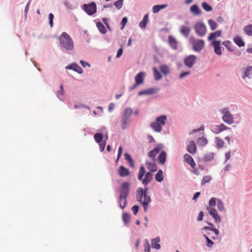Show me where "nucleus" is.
Listing matches in <instances>:
<instances>
[{
  "label": "nucleus",
  "mask_w": 252,
  "mask_h": 252,
  "mask_svg": "<svg viewBox=\"0 0 252 252\" xmlns=\"http://www.w3.org/2000/svg\"><path fill=\"white\" fill-rule=\"evenodd\" d=\"M130 184L125 182L121 184L120 189V194L119 197V203L120 207L124 209L127 204V198L129 193Z\"/></svg>",
  "instance_id": "nucleus-1"
},
{
  "label": "nucleus",
  "mask_w": 252,
  "mask_h": 252,
  "mask_svg": "<svg viewBox=\"0 0 252 252\" xmlns=\"http://www.w3.org/2000/svg\"><path fill=\"white\" fill-rule=\"evenodd\" d=\"M148 188H145L143 189L141 188L137 189L136 191V197L138 201L141 203L143 206L145 212H146L148 208V205L151 201V198L147 195Z\"/></svg>",
  "instance_id": "nucleus-2"
},
{
  "label": "nucleus",
  "mask_w": 252,
  "mask_h": 252,
  "mask_svg": "<svg viewBox=\"0 0 252 252\" xmlns=\"http://www.w3.org/2000/svg\"><path fill=\"white\" fill-rule=\"evenodd\" d=\"M61 46L66 51H71L74 48V43L70 36L63 32L59 37Z\"/></svg>",
  "instance_id": "nucleus-3"
},
{
  "label": "nucleus",
  "mask_w": 252,
  "mask_h": 252,
  "mask_svg": "<svg viewBox=\"0 0 252 252\" xmlns=\"http://www.w3.org/2000/svg\"><path fill=\"white\" fill-rule=\"evenodd\" d=\"M217 198L212 197L209 201V205L207 209L210 215L214 218L216 223H220L221 221V218L218 214L217 211L214 207L216 205Z\"/></svg>",
  "instance_id": "nucleus-4"
},
{
  "label": "nucleus",
  "mask_w": 252,
  "mask_h": 252,
  "mask_svg": "<svg viewBox=\"0 0 252 252\" xmlns=\"http://www.w3.org/2000/svg\"><path fill=\"white\" fill-rule=\"evenodd\" d=\"M145 174V168L143 166H141L138 172V179L141 181L144 186H147L153 179V174L148 172L146 173L145 178L143 179V176Z\"/></svg>",
  "instance_id": "nucleus-5"
},
{
  "label": "nucleus",
  "mask_w": 252,
  "mask_h": 252,
  "mask_svg": "<svg viewBox=\"0 0 252 252\" xmlns=\"http://www.w3.org/2000/svg\"><path fill=\"white\" fill-rule=\"evenodd\" d=\"M166 120L165 115H162L157 118L156 122L151 124L150 126L156 132H160L162 126L165 125Z\"/></svg>",
  "instance_id": "nucleus-6"
},
{
  "label": "nucleus",
  "mask_w": 252,
  "mask_h": 252,
  "mask_svg": "<svg viewBox=\"0 0 252 252\" xmlns=\"http://www.w3.org/2000/svg\"><path fill=\"white\" fill-rule=\"evenodd\" d=\"M189 42L192 45V49L196 52H200L205 46L204 40L196 39L192 36L189 38Z\"/></svg>",
  "instance_id": "nucleus-7"
},
{
  "label": "nucleus",
  "mask_w": 252,
  "mask_h": 252,
  "mask_svg": "<svg viewBox=\"0 0 252 252\" xmlns=\"http://www.w3.org/2000/svg\"><path fill=\"white\" fill-rule=\"evenodd\" d=\"M194 29L196 34L200 36H205L207 32V28L206 26L202 23L198 22L194 26Z\"/></svg>",
  "instance_id": "nucleus-8"
},
{
  "label": "nucleus",
  "mask_w": 252,
  "mask_h": 252,
  "mask_svg": "<svg viewBox=\"0 0 252 252\" xmlns=\"http://www.w3.org/2000/svg\"><path fill=\"white\" fill-rule=\"evenodd\" d=\"M83 10L89 15H93L96 12V4L94 2L88 4H84L83 5Z\"/></svg>",
  "instance_id": "nucleus-9"
},
{
  "label": "nucleus",
  "mask_w": 252,
  "mask_h": 252,
  "mask_svg": "<svg viewBox=\"0 0 252 252\" xmlns=\"http://www.w3.org/2000/svg\"><path fill=\"white\" fill-rule=\"evenodd\" d=\"M220 112L223 114V121L227 124H231L233 123V117L226 108L220 110Z\"/></svg>",
  "instance_id": "nucleus-10"
},
{
  "label": "nucleus",
  "mask_w": 252,
  "mask_h": 252,
  "mask_svg": "<svg viewBox=\"0 0 252 252\" xmlns=\"http://www.w3.org/2000/svg\"><path fill=\"white\" fill-rule=\"evenodd\" d=\"M132 110L131 109L129 108H126L125 109L124 114L121 121L122 127L123 129H125L126 128L130 117L132 114Z\"/></svg>",
  "instance_id": "nucleus-11"
},
{
  "label": "nucleus",
  "mask_w": 252,
  "mask_h": 252,
  "mask_svg": "<svg viewBox=\"0 0 252 252\" xmlns=\"http://www.w3.org/2000/svg\"><path fill=\"white\" fill-rule=\"evenodd\" d=\"M94 139L95 141L97 143H99V149L101 152H103L104 150L105 145H106V141H103V135L100 133H96L94 135Z\"/></svg>",
  "instance_id": "nucleus-12"
},
{
  "label": "nucleus",
  "mask_w": 252,
  "mask_h": 252,
  "mask_svg": "<svg viewBox=\"0 0 252 252\" xmlns=\"http://www.w3.org/2000/svg\"><path fill=\"white\" fill-rule=\"evenodd\" d=\"M196 56L193 55H189L185 59L184 63L189 68H191L196 63Z\"/></svg>",
  "instance_id": "nucleus-13"
},
{
  "label": "nucleus",
  "mask_w": 252,
  "mask_h": 252,
  "mask_svg": "<svg viewBox=\"0 0 252 252\" xmlns=\"http://www.w3.org/2000/svg\"><path fill=\"white\" fill-rule=\"evenodd\" d=\"M214 47L215 53L218 55H221L222 54L221 47L220 46V41H213L212 43Z\"/></svg>",
  "instance_id": "nucleus-14"
},
{
  "label": "nucleus",
  "mask_w": 252,
  "mask_h": 252,
  "mask_svg": "<svg viewBox=\"0 0 252 252\" xmlns=\"http://www.w3.org/2000/svg\"><path fill=\"white\" fill-rule=\"evenodd\" d=\"M209 224L210 226H205L203 228L204 230H210L215 233V236H211V238L212 239H216L218 237V235L219 234V231L218 229L214 228V225L211 223H209Z\"/></svg>",
  "instance_id": "nucleus-15"
},
{
  "label": "nucleus",
  "mask_w": 252,
  "mask_h": 252,
  "mask_svg": "<svg viewBox=\"0 0 252 252\" xmlns=\"http://www.w3.org/2000/svg\"><path fill=\"white\" fill-rule=\"evenodd\" d=\"M146 75L145 73L140 72L135 76V81L136 84H142L144 81V77Z\"/></svg>",
  "instance_id": "nucleus-16"
},
{
  "label": "nucleus",
  "mask_w": 252,
  "mask_h": 252,
  "mask_svg": "<svg viewBox=\"0 0 252 252\" xmlns=\"http://www.w3.org/2000/svg\"><path fill=\"white\" fill-rule=\"evenodd\" d=\"M188 151L191 154L193 155L196 153V147L194 141H190L189 142L187 147Z\"/></svg>",
  "instance_id": "nucleus-17"
},
{
  "label": "nucleus",
  "mask_w": 252,
  "mask_h": 252,
  "mask_svg": "<svg viewBox=\"0 0 252 252\" xmlns=\"http://www.w3.org/2000/svg\"><path fill=\"white\" fill-rule=\"evenodd\" d=\"M221 30H218L215 32H212L209 34L208 37V40L209 41L214 40L217 37L220 36L221 35Z\"/></svg>",
  "instance_id": "nucleus-18"
},
{
  "label": "nucleus",
  "mask_w": 252,
  "mask_h": 252,
  "mask_svg": "<svg viewBox=\"0 0 252 252\" xmlns=\"http://www.w3.org/2000/svg\"><path fill=\"white\" fill-rule=\"evenodd\" d=\"M185 160L189 163L192 168L195 166V163L193 158L189 154H187L184 157Z\"/></svg>",
  "instance_id": "nucleus-19"
},
{
  "label": "nucleus",
  "mask_w": 252,
  "mask_h": 252,
  "mask_svg": "<svg viewBox=\"0 0 252 252\" xmlns=\"http://www.w3.org/2000/svg\"><path fill=\"white\" fill-rule=\"evenodd\" d=\"M118 173L121 177H126L129 174V171L124 166H121L118 170Z\"/></svg>",
  "instance_id": "nucleus-20"
},
{
  "label": "nucleus",
  "mask_w": 252,
  "mask_h": 252,
  "mask_svg": "<svg viewBox=\"0 0 252 252\" xmlns=\"http://www.w3.org/2000/svg\"><path fill=\"white\" fill-rule=\"evenodd\" d=\"M168 42L170 46L174 50L177 48V41L176 39L171 35H169L168 38Z\"/></svg>",
  "instance_id": "nucleus-21"
},
{
  "label": "nucleus",
  "mask_w": 252,
  "mask_h": 252,
  "mask_svg": "<svg viewBox=\"0 0 252 252\" xmlns=\"http://www.w3.org/2000/svg\"><path fill=\"white\" fill-rule=\"evenodd\" d=\"M243 79L247 77L249 79L252 78V66H248L244 71V74L242 76Z\"/></svg>",
  "instance_id": "nucleus-22"
},
{
  "label": "nucleus",
  "mask_w": 252,
  "mask_h": 252,
  "mask_svg": "<svg viewBox=\"0 0 252 252\" xmlns=\"http://www.w3.org/2000/svg\"><path fill=\"white\" fill-rule=\"evenodd\" d=\"M190 11L194 15H199L201 14V10L196 4H193L190 7Z\"/></svg>",
  "instance_id": "nucleus-23"
},
{
  "label": "nucleus",
  "mask_w": 252,
  "mask_h": 252,
  "mask_svg": "<svg viewBox=\"0 0 252 252\" xmlns=\"http://www.w3.org/2000/svg\"><path fill=\"white\" fill-rule=\"evenodd\" d=\"M233 41L239 47H243L245 46V42L243 40L241 37L240 36H236L233 38Z\"/></svg>",
  "instance_id": "nucleus-24"
},
{
  "label": "nucleus",
  "mask_w": 252,
  "mask_h": 252,
  "mask_svg": "<svg viewBox=\"0 0 252 252\" xmlns=\"http://www.w3.org/2000/svg\"><path fill=\"white\" fill-rule=\"evenodd\" d=\"M160 241L159 237H157L155 239H152L151 245L153 248L156 249L157 250H158L160 248V246L158 244Z\"/></svg>",
  "instance_id": "nucleus-25"
},
{
  "label": "nucleus",
  "mask_w": 252,
  "mask_h": 252,
  "mask_svg": "<svg viewBox=\"0 0 252 252\" xmlns=\"http://www.w3.org/2000/svg\"><path fill=\"white\" fill-rule=\"evenodd\" d=\"M190 32V29L189 27L182 26L180 28L181 33L185 36H188Z\"/></svg>",
  "instance_id": "nucleus-26"
},
{
  "label": "nucleus",
  "mask_w": 252,
  "mask_h": 252,
  "mask_svg": "<svg viewBox=\"0 0 252 252\" xmlns=\"http://www.w3.org/2000/svg\"><path fill=\"white\" fill-rule=\"evenodd\" d=\"M146 165L150 172H155L157 170V165L154 162H147L146 163Z\"/></svg>",
  "instance_id": "nucleus-27"
},
{
  "label": "nucleus",
  "mask_w": 252,
  "mask_h": 252,
  "mask_svg": "<svg viewBox=\"0 0 252 252\" xmlns=\"http://www.w3.org/2000/svg\"><path fill=\"white\" fill-rule=\"evenodd\" d=\"M227 128H228V127L222 124L220 125H217L215 127V132L216 133H219Z\"/></svg>",
  "instance_id": "nucleus-28"
},
{
  "label": "nucleus",
  "mask_w": 252,
  "mask_h": 252,
  "mask_svg": "<svg viewBox=\"0 0 252 252\" xmlns=\"http://www.w3.org/2000/svg\"><path fill=\"white\" fill-rule=\"evenodd\" d=\"M148 21V14H146L144 16L142 20L140 22L139 25V27L141 29H145L146 27Z\"/></svg>",
  "instance_id": "nucleus-29"
},
{
  "label": "nucleus",
  "mask_w": 252,
  "mask_h": 252,
  "mask_svg": "<svg viewBox=\"0 0 252 252\" xmlns=\"http://www.w3.org/2000/svg\"><path fill=\"white\" fill-rule=\"evenodd\" d=\"M124 156H125V159H126L129 165L131 167H134V161H133L132 158L131 157L130 155L129 154L126 153H125Z\"/></svg>",
  "instance_id": "nucleus-30"
},
{
  "label": "nucleus",
  "mask_w": 252,
  "mask_h": 252,
  "mask_svg": "<svg viewBox=\"0 0 252 252\" xmlns=\"http://www.w3.org/2000/svg\"><path fill=\"white\" fill-rule=\"evenodd\" d=\"M160 71L165 75L170 73V69L169 67L165 64H161L160 66Z\"/></svg>",
  "instance_id": "nucleus-31"
},
{
  "label": "nucleus",
  "mask_w": 252,
  "mask_h": 252,
  "mask_svg": "<svg viewBox=\"0 0 252 252\" xmlns=\"http://www.w3.org/2000/svg\"><path fill=\"white\" fill-rule=\"evenodd\" d=\"M68 68L72 69L73 70L76 71L77 72L79 73H83V69L82 68L80 67L79 65L74 64H72L68 67Z\"/></svg>",
  "instance_id": "nucleus-32"
},
{
  "label": "nucleus",
  "mask_w": 252,
  "mask_h": 252,
  "mask_svg": "<svg viewBox=\"0 0 252 252\" xmlns=\"http://www.w3.org/2000/svg\"><path fill=\"white\" fill-rule=\"evenodd\" d=\"M166 153L164 151L162 152L158 156V159L159 162L161 164H163L165 163L166 161Z\"/></svg>",
  "instance_id": "nucleus-33"
},
{
  "label": "nucleus",
  "mask_w": 252,
  "mask_h": 252,
  "mask_svg": "<svg viewBox=\"0 0 252 252\" xmlns=\"http://www.w3.org/2000/svg\"><path fill=\"white\" fill-rule=\"evenodd\" d=\"M155 179L158 182H161L163 180V172L161 170L158 171L156 175Z\"/></svg>",
  "instance_id": "nucleus-34"
},
{
  "label": "nucleus",
  "mask_w": 252,
  "mask_h": 252,
  "mask_svg": "<svg viewBox=\"0 0 252 252\" xmlns=\"http://www.w3.org/2000/svg\"><path fill=\"white\" fill-rule=\"evenodd\" d=\"M222 44L224 45L229 51L232 52L233 51L232 44L230 41H224L222 43Z\"/></svg>",
  "instance_id": "nucleus-35"
},
{
  "label": "nucleus",
  "mask_w": 252,
  "mask_h": 252,
  "mask_svg": "<svg viewBox=\"0 0 252 252\" xmlns=\"http://www.w3.org/2000/svg\"><path fill=\"white\" fill-rule=\"evenodd\" d=\"M167 4L156 5L153 7V12L154 13H157L159 12L161 9L165 8Z\"/></svg>",
  "instance_id": "nucleus-36"
},
{
  "label": "nucleus",
  "mask_w": 252,
  "mask_h": 252,
  "mask_svg": "<svg viewBox=\"0 0 252 252\" xmlns=\"http://www.w3.org/2000/svg\"><path fill=\"white\" fill-rule=\"evenodd\" d=\"M207 140L204 137L199 138L197 140L198 145L200 146H205L207 144Z\"/></svg>",
  "instance_id": "nucleus-37"
},
{
  "label": "nucleus",
  "mask_w": 252,
  "mask_h": 252,
  "mask_svg": "<svg viewBox=\"0 0 252 252\" xmlns=\"http://www.w3.org/2000/svg\"><path fill=\"white\" fill-rule=\"evenodd\" d=\"M159 152V149L156 147L153 150L148 153V156L151 158H155L156 156Z\"/></svg>",
  "instance_id": "nucleus-38"
},
{
  "label": "nucleus",
  "mask_w": 252,
  "mask_h": 252,
  "mask_svg": "<svg viewBox=\"0 0 252 252\" xmlns=\"http://www.w3.org/2000/svg\"><path fill=\"white\" fill-rule=\"evenodd\" d=\"M96 26L101 33L104 34L106 32V29L105 26L101 22H97Z\"/></svg>",
  "instance_id": "nucleus-39"
},
{
  "label": "nucleus",
  "mask_w": 252,
  "mask_h": 252,
  "mask_svg": "<svg viewBox=\"0 0 252 252\" xmlns=\"http://www.w3.org/2000/svg\"><path fill=\"white\" fill-rule=\"evenodd\" d=\"M216 204L217 205L218 209L220 211H223L224 210L223 203L221 200L217 198Z\"/></svg>",
  "instance_id": "nucleus-40"
},
{
  "label": "nucleus",
  "mask_w": 252,
  "mask_h": 252,
  "mask_svg": "<svg viewBox=\"0 0 252 252\" xmlns=\"http://www.w3.org/2000/svg\"><path fill=\"white\" fill-rule=\"evenodd\" d=\"M244 31L248 35H252V24L246 26L244 29Z\"/></svg>",
  "instance_id": "nucleus-41"
},
{
  "label": "nucleus",
  "mask_w": 252,
  "mask_h": 252,
  "mask_svg": "<svg viewBox=\"0 0 252 252\" xmlns=\"http://www.w3.org/2000/svg\"><path fill=\"white\" fill-rule=\"evenodd\" d=\"M208 24L211 30L212 31L216 30L218 27L217 23L212 19H210L208 20Z\"/></svg>",
  "instance_id": "nucleus-42"
},
{
  "label": "nucleus",
  "mask_w": 252,
  "mask_h": 252,
  "mask_svg": "<svg viewBox=\"0 0 252 252\" xmlns=\"http://www.w3.org/2000/svg\"><path fill=\"white\" fill-rule=\"evenodd\" d=\"M122 219L125 224L127 225L130 220L129 215L127 213H123Z\"/></svg>",
  "instance_id": "nucleus-43"
},
{
  "label": "nucleus",
  "mask_w": 252,
  "mask_h": 252,
  "mask_svg": "<svg viewBox=\"0 0 252 252\" xmlns=\"http://www.w3.org/2000/svg\"><path fill=\"white\" fill-rule=\"evenodd\" d=\"M215 143L218 148H220L223 147L224 145L223 141L219 137H217L215 139Z\"/></svg>",
  "instance_id": "nucleus-44"
},
{
  "label": "nucleus",
  "mask_w": 252,
  "mask_h": 252,
  "mask_svg": "<svg viewBox=\"0 0 252 252\" xmlns=\"http://www.w3.org/2000/svg\"><path fill=\"white\" fill-rule=\"evenodd\" d=\"M214 158V154L213 153H207L205 155L204 159L206 161H209Z\"/></svg>",
  "instance_id": "nucleus-45"
},
{
  "label": "nucleus",
  "mask_w": 252,
  "mask_h": 252,
  "mask_svg": "<svg viewBox=\"0 0 252 252\" xmlns=\"http://www.w3.org/2000/svg\"><path fill=\"white\" fill-rule=\"evenodd\" d=\"M202 8L206 11L209 12L212 11V8L207 2H203L202 3Z\"/></svg>",
  "instance_id": "nucleus-46"
},
{
  "label": "nucleus",
  "mask_w": 252,
  "mask_h": 252,
  "mask_svg": "<svg viewBox=\"0 0 252 252\" xmlns=\"http://www.w3.org/2000/svg\"><path fill=\"white\" fill-rule=\"evenodd\" d=\"M155 78L156 80H159L161 78L160 72L155 68H153Z\"/></svg>",
  "instance_id": "nucleus-47"
},
{
  "label": "nucleus",
  "mask_w": 252,
  "mask_h": 252,
  "mask_svg": "<svg viewBox=\"0 0 252 252\" xmlns=\"http://www.w3.org/2000/svg\"><path fill=\"white\" fill-rule=\"evenodd\" d=\"M211 180V177L209 176H204L202 180L201 184L202 185H205L206 183H209Z\"/></svg>",
  "instance_id": "nucleus-48"
},
{
  "label": "nucleus",
  "mask_w": 252,
  "mask_h": 252,
  "mask_svg": "<svg viewBox=\"0 0 252 252\" xmlns=\"http://www.w3.org/2000/svg\"><path fill=\"white\" fill-rule=\"evenodd\" d=\"M123 0H118L114 3V5L118 9L122 8Z\"/></svg>",
  "instance_id": "nucleus-49"
},
{
  "label": "nucleus",
  "mask_w": 252,
  "mask_h": 252,
  "mask_svg": "<svg viewBox=\"0 0 252 252\" xmlns=\"http://www.w3.org/2000/svg\"><path fill=\"white\" fill-rule=\"evenodd\" d=\"M64 94V90H63V85H60V91H58L57 93V96L60 98L61 96H62Z\"/></svg>",
  "instance_id": "nucleus-50"
},
{
  "label": "nucleus",
  "mask_w": 252,
  "mask_h": 252,
  "mask_svg": "<svg viewBox=\"0 0 252 252\" xmlns=\"http://www.w3.org/2000/svg\"><path fill=\"white\" fill-rule=\"evenodd\" d=\"M204 237L207 240V246L209 248L212 247L214 244L213 242L206 235H204Z\"/></svg>",
  "instance_id": "nucleus-51"
},
{
  "label": "nucleus",
  "mask_w": 252,
  "mask_h": 252,
  "mask_svg": "<svg viewBox=\"0 0 252 252\" xmlns=\"http://www.w3.org/2000/svg\"><path fill=\"white\" fill-rule=\"evenodd\" d=\"M146 244L144 245L145 252H150V246L148 243V240H146Z\"/></svg>",
  "instance_id": "nucleus-52"
},
{
  "label": "nucleus",
  "mask_w": 252,
  "mask_h": 252,
  "mask_svg": "<svg viewBox=\"0 0 252 252\" xmlns=\"http://www.w3.org/2000/svg\"><path fill=\"white\" fill-rule=\"evenodd\" d=\"M127 21V19L126 17H124L121 21V24L122 25L121 29H123L126 26Z\"/></svg>",
  "instance_id": "nucleus-53"
},
{
  "label": "nucleus",
  "mask_w": 252,
  "mask_h": 252,
  "mask_svg": "<svg viewBox=\"0 0 252 252\" xmlns=\"http://www.w3.org/2000/svg\"><path fill=\"white\" fill-rule=\"evenodd\" d=\"M53 18L54 15L52 13H50L49 14V24L51 27H52L53 24Z\"/></svg>",
  "instance_id": "nucleus-54"
},
{
  "label": "nucleus",
  "mask_w": 252,
  "mask_h": 252,
  "mask_svg": "<svg viewBox=\"0 0 252 252\" xmlns=\"http://www.w3.org/2000/svg\"><path fill=\"white\" fill-rule=\"evenodd\" d=\"M139 207L137 205H134L132 207V211L133 212L134 215H136L138 212Z\"/></svg>",
  "instance_id": "nucleus-55"
},
{
  "label": "nucleus",
  "mask_w": 252,
  "mask_h": 252,
  "mask_svg": "<svg viewBox=\"0 0 252 252\" xmlns=\"http://www.w3.org/2000/svg\"><path fill=\"white\" fill-rule=\"evenodd\" d=\"M123 149L122 147H119L118 149V156L117 160H118L122 154Z\"/></svg>",
  "instance_id": "nucleus-56"
},
{
  "label": "nucleus",
  "mask_w": 252,
  "mask_h": 252,
  "mask_svg": "<svg viewBox=\"0 0 252 252\" xmlns=\"http://www.w3.org/2000/svg\"><path fill=\"white\" fill-rule=\"evenodd\" d=\"M155 91L154 89H152V88L147 89V90L145 91L146 94H153L154 93H155Z\"/></svg>",
  "instance_id": "nucleus-57"
},
{
  "label": "nucleus",
  "mask_w": 252,
  "mask_h": 252,
  "mask_svg": "<svg viewBox=\"0 0 252 252\" xmlns=\"http://www.w3.org/2000/svg\"><path fill=\"white\" fill-rule=\"evenodd\" d=\"M189 71L184 72L180 74L179 77L182 79L185 77L186 76L189 75Z\"/></svg>",
  "instance_id": "nucleus-58"
},
{
  "label": "nucleus",
  "mask_w": 252,
  "mask_h": 252,
  "mask_svg": "<svg viewBox=\"0 0 252 252\" xmlns=\"http://www.w3.org/2000/svg\"><path fill=\"white\" fill-rule=\"evenodd\" d=\"M122 54H123V48L121 47V48H120L118 50L117 55H116V57L117 58L120 57L121 56V55H122Z\"/></svg>",
  "instance_id": "nucleus-59"
},
{
  "label": "nucleus",
  "mask_w": 252,
  "mask_h": 252,
  "mask_svg": "<svg viewBox=\"0 0 252 252\" xmlns=\"http://www.w3.org/2000/svg\"><path fill=\"white\" fill-rule=\"evenodd\" d=\"M203 216H204V214H203V212L201 211L198 215V216L197 218V220L198 221H201L203 219Z\"/></svg>",
  "instance_id": "nucleus-60"
},
{
  "label": "nucleus",
  "mask_w": 252,
  "mask_h": 252,
  "mask_svg": "<svg viewBox=\"0 0 252 252\" xmlns=\"http://www.w3.org/2000/svg\"><path fill=\"white\" fill-rule=\"evenodd\" d=\"M80 63L83 67H86L87 66H90V64L88 63H87V62L83 61H80Z\"/></svg>",
  "instance_id": "nucleus-61"
},
{
  "label": "nucleus",
  "mask_w": 252,
  "mask_h": 252,
  "mask_svg": "<svg viewBox=\"0 0 252 252\" xmlns=\"http://www.w3.org/2000/svg\"><path fill=\"white\" fill-rule=\"evenodd\" d=\"M200 194V193L199 192H196L194 195L193 199L196 201L197 200V199L198 198V197L199 196Z\"/></svg>",
  "instance_id": "nucleus-62"
},
{
  "label": "nucleus",
  "mask_w": 252,
  "mask_h": 252,
  "mask_svg": "<svg viewBox=\"0 0 252 252\" xmlns=\"http://www.w3.org/2000/svg\"><path fill=\"white\" fill-rule=\"evenodd\" d=\"M225 161H227L229 159V158L230 157V152L226 153L225 154Z\"/></svg>",
  "instance_id": "nucleus-63"
},
{
  "label": "nucleus",
  "mask_w": 252,
  "mask_h": 252,
  "mask_svg": "<svg viewBox=\"0 0 252 252\" xmlns=\"http://www.w3.org/2000/svg\"><path fill=\"white\" fill-rule=\"evenodd\" d=\"M138 85H139L136 84V83L135 82V84L131 87L130 88L129 90L130 91H131V90L135 89Z\"/></svg>",
  "instance_id": "nucleus-64"
}]
</instances>
